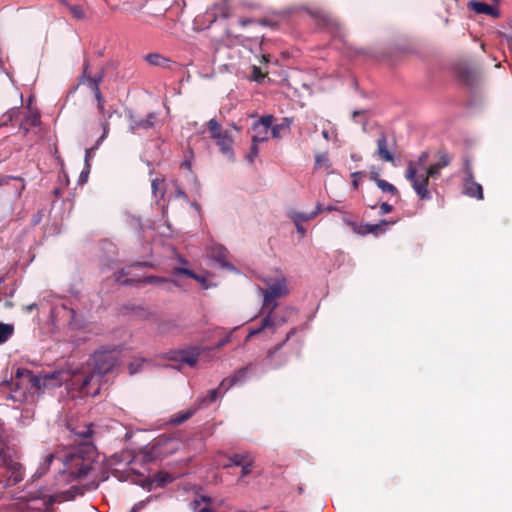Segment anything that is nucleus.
<instances>
[{
  "instance_id": "7ed1b4c3",
  "label": "nucleus",
  "mask_w": 512,
  "mask_h": 512,
  "mask_svg": "<svg viewBox=\"0 0 512 512\" xmlns=\"http://www.w3.org/2000/svg\"><path fill=\"white\" fill-rule=\"evenodd\" d=\"M207 130L209 131L210 138L216 141L221 154L229 161L235 160V153L233 150V138L227 130L221 129V124L217 119L212 118L207 122Z\"/></svg>"
},
{
  "instance_id": "37998d69",
  "label": "nucleus",
  "mask_w": 512,
  "mask_h": 512,
  "mask_svg": "<svg viewBox=\"0 0 512 512\" xmlns=\"http://www.w3.org/2000/svg\"><path fill=\"white\" fill-rule=\"evenodd\" d=\"M256 134L252 136L251 143L258 145V143H262L268 140L267 131L255 130Z\"/></svg>"
},
{
  "instance_id": "9b49d317",
  "label": "nucleus",
  "mask_w": 512,
  "mask_h": 512,
  "mask_svg": "<svg viewBox=\"0 0 512 512\" xmlns=\"http://www.w3.org/2000/svg\"><path fill=\"white\" fill-rule=\"evenodd\" d=\"M127 116L130 121L129 131L134 132L138 129L148 130V129L154 128L155 124H156L155 120L157 118V113L150 112L147 114V116L145 118H137L134 116L133 112L130 110L128 112Z\"/></svg>"
},
{
  "instance_id": "5fc2aeb1",
  "label": "nucleus",
  "mask_w": 512,
  "mask_h": 512,
  "mask_svg": "<svg viewBox=\"0 0 512 512\" xmlns=\"http://www.w3.org/2000/svg\"><path fill=\"white\" fill-rule=\"evenodd\" d=\"M451 163V157L447 153H442L437 162L438 166L442 169L449 166Z\"/></svg>"
},
{
  "instance_id": "c756f323",
  "label": "nucleus",
  "mask_w": 512,
  "mask_h": 512,
  "mask_svg": "<svg viewBox=\"0 0 512 512\" xmlns=\"http://www.w3.org/2000/svg\"><path fill=\"white\" fill-rule=\"evenodd\" d=\"M71 432L78 437L80 440H87L89 439L92 434V425L91 424H85L82 427H75L71 429Z\"/></svg>"
},
{
  "instance_id": "393cba45",
  "label": "nucleus",
  "mask_w": 512,
  "mask_h": 512,
  "mask_svg": "<svg viewBox=\"0 0 512 512\" xmlns=\"http://www.w3.org/2000/svg\"><path fill=\"white\" fill-rule=\"evenodd\" d=\"M277 303H273V305L269 308L268 313L261 319V327L265 329H272V333L276 332V322L272 317L273 311L276 308Z\"/></svg>"
},
{
  "instance_id": "5701e85b",
  "label": "nucleus",
  "mask_w": 512,
  "mask_h": 512,
  "mask_svg": "<svg viewBox=\"0 0 512 512\" xmlns=\"http://www.w3.org/2000/svg\"><path fill=\"white\" fill-rule=\"evenodd\" d=\"M197 410L198 409H196V407H195L192 409H188L186 411L177 412L170 418V423L173 425H180L183 422L190 419L196 413Z\"/></svg>"
},
{
  "instance_id": "e2e57ef3",
  "label": "nucleus",
  "mask_w": 512,
  "mask_h": 512,
  "mask_svg": "<svg viewBox=\"0 0 512 512\" xmlns=\"http://www.w3.org/2000/svg\"><path fill=\"white\" fill-rule=\"evenodd\" d=\"M264 74L261 72L259 67L253 66V79L257 82H261L264 79Z\"/></svg>"
},
{
  "instance_id": "09e8293b",
  "label": "nucleus",
  "mask_w": 512,
  "mask_h": 512,
  "mask_svg": "<svg viewBox=\"0 0 512 512\" xmlns=\"http://www.w3.org/2000/svg\"><path fill=\"white\" fill-rule=\"evenodd\" d=\"M238 329V326L237 327H234L231 331H229V333L223 337L222 339H220L214 346L215 349H221L222 347H224L226 344H228L230 341H231V338H232V334L234 331H236Z\"/></svg>"
},
{
  "instance_id": "39448f33",
  "label": "nucleus",
  "mask_w": 512,
  "mask_h": 512,
  "mask_svg": "<svg viewBox=\"0 0 512 512\" xmlns=\"http://www.w3.org/2000/svg\"><path fill=\"white\" fill-rule=\"evenodd\" d=\"M101 378L92 369H88L75 377L74 384L78 386L83 395L95 397L100 393Z\"/></svg>"
},
{
  "instance_id": "4468645a",
  "label": "nucleus",
  "mask_w": 512,
  "mask_h": 512,
  "mask_svg": "<svg viewBox=\"0 0 512 512\" xmlns=\"http://www.w3.org/2000/svg\"><path fill=\"white\" fill-rule=\"evenodd\" d=\"M283 289H285V286L280 283H275L271 285L268 289L264 291L263 305L270 308L273 305V303H276V297L280 296L283 293Z\"/></svg>"
},
{
  "instance_id": "bf43d9fd",
  "label": "nucleus",
  "mask_w": 512,
  "mask_h": 512,
  "mask_svg": "<svg viewBox=\"0 0 512 512\" xmlns=\"http://www.w3.org/2000/svg\"><path fill=\"white\" fill-rule=\"evenodd\" d=\"M193 279L200 283L203 289H209L213 286L212 284L208 283L207 279L204 276L198 275L196 273Z\"/></svg>"
},
{
  "instance_id": "69168bd1",
  "label": "nucleus",
  "mask_w": 512,
  "mask_h": 512,
  "mask_svg": "<svg viewBox=\"0 0 512 512\" xmlns=\"http://www.w3.org/2000/svg\"><path fill=\"white\" fill-rule=\"evenodd\" d=\"M393 210V206L389 204L388 202H383L380 205V214H388Z\"/></svg>"
},
{
  "instance_id": "79ce46f5",
  "label": "nucleus",
  "mask_w": 512,
  "mask_h": 512,
  "mask_svg": "<svg viewBox=\"0 0 512 512\" xmlns=\"http://www.w3.org/2000/svg\"><path fill=\"white\" fill-rule=\"evenodd\" d=\"M290 217L294 223H301L312 219L310 213H301L295 211L291 213Z\"/></svg>"
},
{
  "instance_id": "c85d7f7f",
  "label": "nucleus",
  "mask_w": 512,
  "mask_h": 512,
  "mask_svg": "<svg viewBox=\"0 0 512 512\" xmlns=\"http://www.w3.org/2000/svg\"><path fill=\"white\" fill-rule=\"evenodd\" d=\"M273 115H264L262 116L259 120L255 121L254 124H253V129L254 130H260L262 129L263 131H267L271 128L272 129V124H273Z\"/></svg>"
},
{
  "instance_id": "6e6552de",
  "label": "nucleus",
  "mask_w": 512,
  "mask_h": 512,
  "mask_svg": "<svg viewBox=\"0 0 512 512\" xmlns=\"http://www.w3.org/2000/svg\"><path fill=\"white\" fill-rule=\"evenodd\" d=\"M295 332L296 329L292 328L287 333L284 341H282L280 344L276 345L273 349H270L268 351V354L263 361V365L267 369H279L287 363V358L282 354L278 355V352L282 349L286 342L295 334Z\"/></svg>"
},
{
  "instance_id": "3c124183",
  "label": "nucleus",
  "mask_w": 512,
  "mask_h": 512,
  "mask_svg": "<svg viewBox=\"0 0 512 512\" xmlns=\"http://www.w3.org/2000/svg\"><path fill=\"white\" fill-rule=\"evenodd\" d=\"M463 172L465 174V178L463 180H471L474 178L471 163H470L469 159L464 160Z\"/></svg>"
},
{
  "instance_id": "4be33fe9",
  "label": "nucleus",
  "mask_w": 512,
  "mask_h": 512,
  "mask_svg": "<svg viewBox=\"0 0 512 512\" xmlns=\"http://www.w3.org/2000/svg\"><path fill=\"white\" fill-rule=\"evenodd\" d=\"M62 309L67 312L69 319H68V325L71 329L77 330L82 328L83 321L78 316L76 310L72 307H68L65 304L62 305Z\"/></svg>"
},
{
  "instance_id": "b1692460",
  "label": "nucleus",
  "mask_w": 512,
  "mask_h": 512,
  "mask_svg": "<svg viewBox=\"0 0 512 512\" xmlns=\"http://www.w3.org/2000/svg\"><path fill=\"white\" fill-rule=\"evenodd\" d=\"M394 221H387L385 219L380 220L377 224H370L366 223L364 227H367V229L364 231L368 234L378 235L379 232L384 233L386 231V226L389 224H394Z\"/></svg>"
},
{
  "instance_id": "6ab92c4d",
  "label": "nucleus",
  "mask_w": 512,
  "mask_h": 512,
  "mask_svg": "<svg viewBox=\"0 0 512 512\" xmlns=\"http://www.w3.org/2000/svg\"><path fill=\"white\" fill-rule=\"evenodd\" d=\"M166 440L161 438L155 440L153 443L147 445L144 451V460L146 462H152L161 455L160 447Z\"/></svg>"
},
{
  "instance_id": "f704fd0d",
  "label": "nucleus",
  "mask_w": 512,
  "mask_h": 512,
  "mask_svg": "<svg viewBox=\"0 0 512 512\" xmlns=\"http://www.w3.org/2000/svg\"><path fill=\"white\" fill-rule=\"evenodd\" d=\"M441 168L437 163L430 165L424 173H421L422 176L429 181L430 178H438L440 176Z\"/></svg>"
},
{
  "instance_id": "6e6d98bb",
  "label": "nucleus",
  "mask_w": 512,
  "mask_h": 512,
  "mask_svg": "<svg viewBox=\"0 0 512 512\" xmlns=\"http://www.w3.org/2000/svg\"><path fill=\"white\" fill-rule=\"evenodd\" d=\"M365 175V171H355L351 174L352 177V186L354 189L359 187L360 177Z\"/></svg>"
},
{
  "instance_id": "473e14b6",
  "label": "nucleus",
  "mask_w": 512,
  "mask_h": 512,
  "mask_svg": "<svg viewBox=\"0 0 512 512\" xmlns=\"http://www.w3.org/2000/svg\"><path fill=\"white\" fill-rule=\"evenodd\" d=\"M291 123H292L291 118H288V117L283 118L282 122L280 124H276L272 127V136L274 138H279L280 131L283 129L289 130Z\"/></svg>"
},
{
  "instance_id": "2eb2a0df",
  "label": "nucleus",
  "mask_w": 512,
  "mask_h": 512,
  "mask_svg": "<svg viewBox=\"0 0 512 512\" xmlns=\"http://www.w3.org/2000/svg\"><path fill=\"white\" fill-rule=\"evenodd\" d=\"M377 155L380 159L385 162H393L394 155L391 151L388 150L387 146V137L385 133H381L377 139Z\"/></svg>"
},
{
  "instance_id": "de8ad7c7",
  "label": "nucleus",
  "mask_w": 512,
  "mask_h": 512,
  "mask_svg": "<svg viewBox=\"0 0 512 512\" xmlns=\"http://www.w3.org/2000/svg\"><path fill=\"white\" fill-rule=\"evenodd\" d=\"M69 10L76 19H83L85 17V12L80 5H70Z\"/></svg>"
},
{
  "instance_id": "ddd939ff",
  "label": "nucleus",
  "mask_w": 512,
  "mask_h": 512,
  "mask_svg": "<svg viewBox=\"0 0 512 512\" xmlns=\"http://www.w3.org/2000/svg\"><path fill=\"white\" fill-rule=\"evenodd\" d=\"M13 181H18L19 184L14 185L11 193L16 197L19 198L22 195V192L25 189V183L23 178L18 176H12V175H2L0 174V187H6L11 184Z\"/></svg>"
},
{
  "instance_id": "4c0bfd02",
  "label": "nucleus",
  "mask_w": 512,
  "mask_h": 512,
  "mask_svg": "<svg viewBox=\"0 0 512 512\" xmlns=\"http://www.w3.org/2000/svg\"><path fill=\"white\" fill-rule=\"evenodd\" d=\"M101 127L103 130L102 135L97 139L95 144L91 147V150H94L95 152H96V150L99 149V147L101 146V144L103 143V141L106 139V137L108 135L109 123L101 122Z\"/></svg>"
},
{
  "instance_id": "a878e982",
  "label": "nucleus",
  "mask_w": 512,
  "mask_h": 512,
  "mask_svg": "<svg viewBox=\"0 0 512 512\" xmlns=\"http://www.w3.org/2000/svg\"><path fill=\"white\" fill-rule=\"evenodd\" d=\"M248 375V367H243L239 369L233 376L229 378V385L226 387V390H229L231 387L242 384L246 381Z\"/></svg>"
},
{
  "instance_id": "7c9ffc66",
  "label": "nucleus",
  "mask_w": 512,
  "mask_h": 512,
  "mask_svg": "<svg viewBox=\"0 0 512 512\" xmlns=\"http://www.w3.org/2000/svg\"><path fill=\"white\" fill-rule=\"evenodd\" d=\"M144 59L150 64L154 66H164V64L168 63L169 60L163 57L159 53H148L145 55Z\"/></svg>"
},
{
  "instance_id": "dca6fc26",
  "label": "nucleus",
  "mask_w": 512,
  "mask_h": 512,
  "mask_svg": "<svg viewBox=\"0 0 512 512\" xmlns=\"http://www.w3.org/2000/svg\"><path fill=\"white\" fill-rule=\"evenodd\" d=\"M463 186L465 195L478 200L483 199V188L474 178L471 180H463Z\"/></svg>"
},
{
  "instance_id": "680f3d73",
  "label": "nucleus",
  "mask_w": 512,
  "mask_h": 512,
  "mask_svg": "<svg viewBox=\"0 0 512 512\" xmlns=\"http://www.w3.org/2000/svg\"><path fill=\"white\" fill-rule=\"evenodd\" d=\"M428 158H429V152L428 151H422L420 153V155L418 156V159H417V162H416L417 166L424 165L427 162Z\"/></svg>"
},
{
  "instance_id": "8fccbe9b",
  "label": "nucleus",
  "mask_w": 512,
  "mask_h": 512,
  "mask_svg": "<svg viewBox=\"0 0 512 512\" xmlns=\"http://www.w3.org/2000/svg\"><path fill=\"white\" fill-rule=\"evenodd\" d=\"M89 68H90V63L88 60H85L83 63L82 74L79 77V84H83V83L87 82L88 78H90L91 75H89Z\"/></svg>"
},
{
  "instance_id": "0eeeda50",
  "label": "nucleus",
  "mask_w": 512,
  "mask_h": 512,
  "mask_svg": "<svg viewBox=\"0 0 512 512\" xmlns=\"http://www.w3.org/2000/svg\"><path fill=\"white\" fill-rule=\"evenodd\" d=\"M83 489L76 485L71 486L67 490L61 491L55 494H46L44 490H39L35 492L32 497L34 499H43L44 503L47 506H52L53 504L59 502H65L73 500L77 495H82Z\"/></svg>"
},
{
  "instance_id": "a19ab883",
  "label": "nucleus",
  "mask_w": 512,
  "mask_h": 512,
  "mask_svg": "<svg viewBox=\"0 0 512 512\" xmlns=\"http://www.w3.org/2000/svg\"><path fill=\"white\" fill-rule=\"evenodd\" d=\"M245 456L243 454L235 453L229 456V464L224 465V468H229L232 465L242 466L244 464Z\"/></svg>"
},
{
  "instance_id": "a211bd4d",
  "label": "nucleus",
  "mask_w": 512,
  "mask_h": 512,
  "mask_svg": "<svg viewBox=\"0 0 512 512\" xmlns=\"http://www.w3.org/2000/svg\"><path fill=\"white\" fill-rule=\"evenodd\" d=\"M223 394H221L219 388L211 389L205 396L197 398L195 402L196 409L208 407L218 400Z\"/></svg>"
},
{
  "instance_id": "774afa93",
  "label": "nucleus",
  "mask_w": 512,
  "mask_h": 512,
  "mask_svg": "<svg viewBox=\"0 0 512 512\" xmlns=\"http://www.w3.org/2000/svg\"><path fill=\"white\" fill-rule=\"evenodd\" d=\"M145 506V502L144 501H140L136 504L133 505V507L131 508L130 512H138L140 511L143 507Z\"/></svg>"
},
{
  "instance_id": "f8f14e48",
  "label": "nucleus",
  "mask_w": 512,
  "mask_h": 512,
  "mask_svg": "<svg viewBox=\"0 0 512 512\" xmlns=\"http://www.w3.org/2000/svg\"><path fill=\"white\" fill-rule=\"evenodd\" d=\"M468 7L470 9H472L477 14H485V15H489L493 18L500 17V11L497 7L491 6L484 2H480L477 0H471L468 3Z\"/></svg>"
},
{
  "instance_id": "13d9d810",
  "label": "nucleus",
  "mask_w": 512,
  "mask_h": 512,
  "mask_svg": "<svg viewBox=\"0 0 512 512\" xmlns=\"http://www.w3.org/2000/svg\"><path fill=\"white\" fill-rule=\"evenodd\" d=\"M84 84L87 85L93 96L95 97L97 94L101 93L100 85L97 84L95 81H89L85 82Z\"/></svg>"
},
{
  "instance_id": "338daca9",
  "label": "nucleus",
  "mask_w": 512,
  "mask_h": 512,
  "mask_svg": "<svg viewBox=\"0 0 512 512\" xmlns=\"http://www.w3.org/2000/svg\"><path fill=\"white\" fill-rule=\"evenodd\" d=\"M325 211L324 206L321 203H317L314 210L310 212L312 219H314L321 212Z\"/></svg>"
},
{
  "instance_id": "aec40b11",
  "label": "nucleus",
  "mask_w": 512,
  "mask_h": 512,
  "mask_svg": "<svg viewBox=\"0 0 512 512\" xmlns=\"http://www.w3.org/2000/svg\"><path fill=\"white\" fill-rule=\"evenodd\" d=\"M199 354L198 348L182 350L179 352V360L181 363H185L190 367H193L198 361Z\"/></svg>"
},
{
  "instance_id": "0e129e2a",
  "label": "nucleus",
  "mask_w": 512,
  "mask_h": 512,
  "mask_svg": "<svg viewBox=\"0 0 512 512\" xmlns=\"http://www.w3.org/2000/svg\"><path fill=\"white\" fill-rule=\"evenodd\" d=\"M94 98H95V100L97 102V105H96L97 110L98 111H103V105L105 104V100H104V97L102 95V92L97 94Z\"/></svg>"
},
{
  "instance_id": "49530a36",
  "label": "nucleus",
  "mask_w": 512,
  "mask_h": 512,
  "mask_svg": "<svg viewBox=\"0 0 512 512\" xmlns=\"http://www.w3.org/2000/svg\"><path fill=\"white\" fill-rule=\"evenodd\" d=\"M202 502H205L208 505L211 504L212 502V499L208 496H201L199 499H194L192 502H191V506H192V510L195 512L196 510H199L201 507V503Z\"/></svg>"
},
{
  "instance_id": "58836bf2",
  "label": "nucleus",
  "mask_w": 512,
  "mask_h": 512,
  "mask_svg": "<svg viewBox=\"0 0 512 512\" xmlns=\"http://www.w3.org/2000/svg\"><path fill=\"white\" fill-rule=\"evenodd\" d=\"M172 275L174 277L186 276L193 279L195 272L185 267L176 266L172 269Z\"/></svg>"
},
{
  "instance_id": "e433bc0d",
  "label": "nucleus",
  "mask_w": 512,
  "mask_h": 512,
  "mask_svg": "<svg viewBox=\"0 0 512 512\" xmlns=\"http://www.w3.org/2000/svg\"><path fill=\"white\" fill-rule=\"evenodd\" d=\"M405 178L411 183L420 178V174L417 175V167L414 162H409L405 172Z\"/></svg>"
},
{
  "instance_id": "20e7f679",
  "label": "nucleus",
  "mask_w": 512,
  "mask_h": 512,
  "mask_svg": "<svg viewBox=\"0 0 512 512\" xmlns=\"http://www.w3.org/2000/svg\"><path fill=\"white\" fill-rule=\"evenodd\" d=\"M132 267H152V264H150L148 262H137L134 265H131V266L126 267V268H122L121 271H120V275L115 279L116 282L119 283V285H122V286H132L134 283L158 284V285H160V284H172V283H175L174 279L160 277V276H155V275L145 276V277H143L141 279H137V280L132 279V278L122 279L121 277L123 275H128L130 273L129 270Z\"/></svg>"
},
{
  "instance_id": "a18cd8bd",
  "label": "nucleus",
  "mask_w": 512,
  "mask_h": 512,
  "mask_svg": "<svg viewBox=\"0 0 512 512\" xmlns=\"http://www.w3.org/2000/svg\"><path fill=\"white\" fill-rule=\"evenodd\" d=\"M258 154H259L258 145L251 143V146L249 148V152L246 155V161L249 164H252L255 161V159L258 156Z\"/></svg>"
},
{
  "instance_id": "9d476101",
  "label": "nucleus",
  "mask_w": 512,
  "mask_h": 512,
  "mask_svg": "<svg viewBox=\"0 0 512 512\" xmlns=\"http://www.w3.org/2000/svg\"><path fill=\"white\" fill-rule=\"evenodd\" d=\"M5 485L4 487H12L20 483L24 479L23 467L19 462H5Z\"/></svg>"
},
{
  "instance_id": "423d86ee",
  "label": "nucleus",
  "mask_w": 512,
  "mask_h": 512,
  "mask_svg": "<svg viewBox=\"0 0 512 512\" xmlns=\"http://www.w3.org/2000/svg\"><path fill=\"white\" fill-rule=\"evenodd\" d=\"M92 357L94 363L92 370L101 377L111 372L118 364V356L114 350L96 351Z\"/></svg>"
},
{
  "instance_id": "412c9836",
  "label": "nucleus",
  "mask_w": 512,
  "mask_h": 512,
  "mask_svg": "<svg viewBox=\"0 0 512 512\" xmlns=\"http://www.w3.org/2000/svg\"><path fill=\"white\" fill-rule=\"evenodd\" d=\"M457 77L468 87H472L476 83V75L469 67L459 68L457 70Z\"/></svg>"
},
{
  "instance_id": "864d4df0",
  "label": "nucleus",
  "mask_w": 512,
  "mask_h": 512,
  "mask_svg": "<svg viewBox=\"0 0 512 512\" xmlns=\"http://www.w3.org/2000/svg\"><path fill=\"white\" fill-rule=\"evenodd\" d=\"M369 178H370V180L374 181L376 184L378 183V181L382 180L380 178V169L377 168L376 166H371L370 171H369Z\"/></svg>"
},
{
  "instance_id": "052dcab7",
  "label": "nucleus",
  "mask_w": 512,
  "mask_h": 512,
  "mask_svg": "<svg viewBox=\"0 0 512 512\" xmlns=\"http://www.w3.org/2000/svg\"><path fill=\"white\" fill-rule=\"evenodd\" d=\"M104 76H105V70L102 68L99 73H97L94 76H90V78H88L87 82L95 81L97 84L100 85L104 79Z\"/></svg>"
},
{
  "instance_id": "72a5a7b5",
  "label": "nucleus",
  "mask_w": 512,
  "mask_h": 512,
  "mask_svg": "<svg viewBox=\"0 0 512 512\" xmlns=\"http://www.w3.org/2000/svg\"><path fill=\"white\" fill-rule=\"evenodd\" d=\"M376 185L378 186L379 189H381L383 193H390L391 195L394 196L399 195L397 187L384 179L378 181Z\"/></svg>"
},
{
  "instance_id": "ea45409f",
  "label": "nucleus",
  "mask_w": 512,
  "mask_h": 512,
  "mask_svg": "<svg viewBox=\"0 0 512 512\" xmlns=\"http://www.w3.org/2000/svg\"><path fill=\"white\" fill-rule=\"evenodd\" d=\"M116 109L110 106L106 109L105 104L103 105V111H98L99 115L101 116L99 119V122H108L113 117V115L116 113Z\"/></svg>"
},
{
  "instance_id": "c9c22d12",
  "label": "nucleus",
  "mask_w": 512,
  "mask_h": 512,
  "mask_svg": "<svg viewBox=\"0 0 512 512\" xmlns=\"http://www.w3.org/2000/svg\"><path fill=\"white\" fill-rule=\"evenodd\" d=\"M186 128L192 130L196 135H203L207 129V124H199L197 121L187 122Z\"/></svg>"
},
{
  "instance_id": "2f4dec72",
  "label": "nucleus",
  "mask_w": 512,
  "mask_h": 512,
  "mask_svg": "<svg viewBox=\"0 0 512 512\" xmlns=\"http://www.w3.org/2000/svg\"><path fill=\"white\" fill-rule=\"evenodd\" d=\"M54 459H55V455L53 453H49L44 457L43 461L39 464V467L36 471V474L38 475V477L44 475L46 473V471L49 470L50 465L52 464Z\"/></svg>"
},
{
  "instance_id": "f03ea898",
  "label": "nucleus",
  "mask_w": 512,
  "mask_h": 512,
  "mask_svg": "<svg viewBox=\"0 0 512 512\" xmlns=\"http://www.w3.org/2000/svg\"><path fill=\"white\" fill-rule=\"evenodd\" d=\"M96 449L92 445H81L73 452H68L60 459L62 473L68 480L83 479L88 475H94L100 470L99 463L95 460Z\"/></svg>"
},
{
  "instance_id": "603ef678",
  "label": "nucleus",
  "mask_w": 512,
  "mask_h": 512,
  "mask_svg": "<svg viewBox=\"0 0 512 512\" xmlns=\"http://www.w3.org/2000/svg\"><path fill=\"white\" fill-rule=\"evenodd\" d=\"M90 170H91V164L88 163V161L86 160V165H84V169L81 171V173L79 175V179H78L79 183L83 184V183L87 182Z\"/></svg>"
},
{
  "instance_id": "c03bdc74",
  "label": "nucleus",
  "mask_w": 512,
  "mask_h": 512,
  "mask_svg": "<svg viewBox=\"0 0 512 512\" xmlns=\"http://www.w3.org/2000/svg\"><path fill=\"white\" fill-rule=\"evenodd\" d=\"M315 166L316 167L325 166L326 168H330L331 162L326 154H318L315 157Z\"/></svg>"
},
{
  "instance_id": "f257e3e1",
  "label": "nucleus",
  "mask_w": 512,
  "mask_h": 512,
  "mask_svg": "<svg viewBox=\"0 0 512 512\" xmlns=\"http://www.w3.org/2000/svg\"><path fill=\"white\" fill-rule=\"evenodd\" d=\"M15 378L20 380L17 383L18 389L14 393H9L7 398L13 401L22 402L26 398L24 390L20 385L26 386L31 394H44L46 391L61 387L67 381V374L63 370H41L33 373L27 368L19 367L15 372Z\"/></svg>"
},
{
  "instance_id": "f3484780",
  "label": "nucleus",
  "mask_w": 512,
  "mask_h": 512,
  "mask_svg": "<svg viewBox=\"0 0 512 512\" xmlns=\"http://www.w3.org/2000/svg\"><path fill=\"white\" fill-rule=\"evenodd\" d=\"M429 181L425 179L420 173V178L411 183L415 193L421 200H430L431 193L428 191Z\"/></svg>"
},
{
  "instance_id": "1a4fd4ad",
  "label": "nucleus",
  "mask_w": 512,
  "mask_h": 512,
  "mask_svg": "<svg viewBox=\"0 0 512 512\" xmlns=\"http://www.w3.org/2000/svg\"><path fill=\"white\" fill-rule=\"evenodd\" d=\"M210 260L218 265L221 269H225L232 272H238V269L228 261V250L221 244H211L208 247Z\"/></svg>"
},
{
  "instance_id": "4d7b16f0",
  "label": "nucleus",
  "mask_w": 512,
  "mask_h": 512,
  "mask_svg": "<svg viewBox=\"0 0 512 512\" xmlns=\"http://www.w3.org/2000/svg\"><path fill=\"white\" fill-rule=\"evenodd\" d=\"M252 467H253L252 461H248V462L244 463L241 466V478L248 476L252 471Z\"/></svg>"
},
{
  "instance_id": "bb28decb",
  "label": "nucleus",
  "mask_w": 512,
  "mask_h": 512,
  "mask_svg": "<svg viewBox=\"0 0 512 512\" xmlns=\"http://www.w3.org/2000/svg\"><path fill=\"white\" fill-rule=\"evenodd\" d=\"M14 324L0 322V345L6 343L14 334Z\"/></svg>"
},
{
  "instance_id": "cd10ccee",
  "label": "nucleus",
  "mask_w": 512,
  "mask_h": 512,
  "mask_svg": "<svg viewBox=\"0 0 512 512\" xmlns=\"http://www.w3.org/2000/svg\"><path fill=\"white\" fill-rule=\"evenodd\" d=\"M41 124L40 115L38 113H32L30 115H27L24 119V121L21 123L20 128L27 133L30 129V127H37Z\"/></svg>"
}]
</instances>
